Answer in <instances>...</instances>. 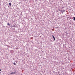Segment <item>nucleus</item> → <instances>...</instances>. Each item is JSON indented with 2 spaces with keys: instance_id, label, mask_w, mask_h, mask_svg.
<instances>
[{
  "instance_id": "obj_3",
  "label": "nucleus",
  "mask_w": 75,
  "mask_h": 75,
  "mask_svg": "<svg viewBox=\"0 0 75 75\" xmlns=\"http://www.w3.org/2000/svg\"><path fill=\"white\" fill-rule=\"evenodd\" d=\"M8 25H10V23H7Z\"/></svg>"
},
{
  "instance_id": "obj_7",
  "label": "nucleus",
  "mask_w": 75,
  "mask_h": 75,
  "mask_svg": "<svg viewBox=\"0 0 75 75\" xmlns=\"http://www.w3.org/2000/svg\"><path fill=\"white\" fill-rule=\"evenodd\" d=\"M52 37H53V38H54V36L53 35H52Z\"/></svg>"
},
{
  "instance_id": "obj_4",
  "label": "nucleus",
  "mask_w": 75,
  "mask_h": 75,
  "mask_svg": "<svg viewBox=\"0 0 75 75\" xmlns=\"http://www.w3.org/2000/svg\"><path fill=\"white\" fill-rule=\"evenodd\" d=\"M13 64L14 65H16V64L15 62L13 63Z\"/></svg>"
},
{
  "instance_id": "obj_5",
  "label": "nucleus",
  "mask_w": 75,
  "mask_h": 75,
  "mask_svg": "<svg viewBox=\"0 0 75 75\" xmlns=\"http://www.w3.org/2000/svg\"><path fill=\"white\" fill-rule=\"evenodd\" d=\"M53 38L54 39V41H55V38L54 37Z\"/></svg>"
},
{
  "instance_id": "obj_8",
  "label": "nucleus",
  "mask_w": 75,
  "mask_h": 75,
  "mask_svg": "<svg viewBox=\"0 0 75 75\" xmlns=\"http://www.w3.org/2000/svg\"><path fill=\"white\" fill-rule=\"evenodd\" d=\"M0 71H1V69H0Z\"/></svg>"
},
{
  "instance_id": "obj_2",
  "label": "nucleus",
  "mask_w": 75,
  "mask_h": 75,
  "mask_svg": "<svg viewBox=\"0 0 75 75\" xmlns=\"http://www.w3.org/2000/svg\"><path fill=\"white\" fill-rule=\"evenodd\" d=\"M16 74V72H12L11 73V74Z\"/></svg>"
},
{
  "instance_id": "obj_6",
  "label": "nucleus",
  "mask_w": 75,
  "mask_h": 75,
  "mask_svg": "<svg viewBox=\"0 0 75 75\" xmlns=\"http://www.w3.org/2000/svg\"><path fill=\"white\" fill-rule=\"evenodd\" d=\"M73 18H74V20H75V17H74Z\"/></svg>"
},
{
  "instance_id": "obj_1",
  "label": "nucleus",
  "mask_w": 75,
  "mask_h": 75,
  "mask_svg": "<svg viewBox=\"0 0 75 75\" xmlns=\"http://www.w3.org/2000/svg\"><path fill=\"white\" fill-rule=\"evenodd\" d=\"M9 4L10 6H11V3H9Z\"/></svg>"
}]
</instances>
